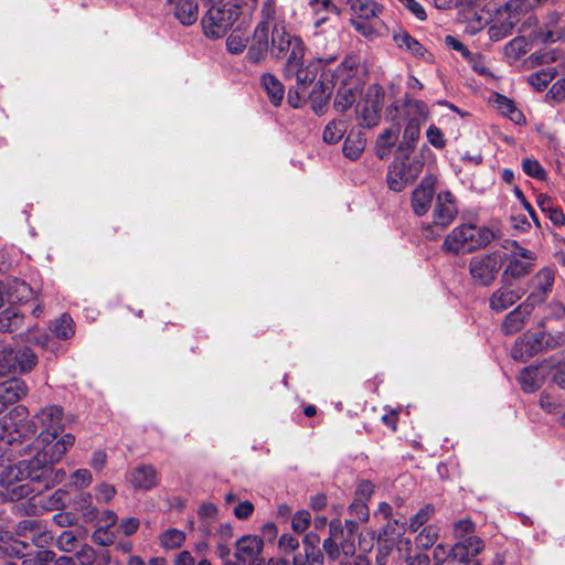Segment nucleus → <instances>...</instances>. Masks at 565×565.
<instances>
[{"label":"nucleus","mask_w":565,"mask_h":565,"mask_svg":"<svg viewBox=\"0 0 565 565\" xmlns=\"http://www.w3.org/2000/svg\"><path fill=\"white\" fill-rule=\"evenodd\" d=\"M303 55L305 52L297 42L295 51L290 52L284 67L285 77L296 79V86L291 87L288 93V103L294 108L301 106V103L307 98L308 87L315 82L323 67L335 60V56H333L328 60L318 58L305 63Z\"/></svg>","instance_id":"f257e3e1"},{"label":"nucleus","mask_w":565,"mask_h":565,"mask_svg":"<svg viewBox=\"0 0 565 565\" xmlns=\"http://www.w3.org/2000/svg\"><path fill=\"white\" fill-rule=\"evenodd\" d=\"M493 238L494 233L492 230L465 224L455 227L446 236L441 249L452 255L471 253L487 246Z\"/></svg>","instance_id":"f03ea898"},{"label":"nucleus","mask_w":565,"mask_h":565,"mask_svg":"<svg viewBox=\"0 0 565 565\" xmlns=\"http://www.w3.org/2000/svg\"><path fill=\"white\" fill-rule=\"evenodd\" d=\"M34 466L30 459H23L14 465L7 466L0 473V495L7 500L15 501L30 495L33 492L29 483L23 480L34 481Z\"/></svg>","instance_id":"7ed1b4c3"},{"label":"nucleus","mask_w":565,"mask_h":565,"mask_svg":"<svg viewBox=\"0 0 565 565\" xmlns=\"http://www.w3.org/2000/svg\"><path fill=\"white\" fill-rule=\"evenodd\" d=\"M28 414L25 406L18 405L10 412V418L0 419V449L21 446L23 440L36 434L38 425L34 420L22 422Z\"/></svg>","instance_id":"20e7f679"},{"label":"nucleus","mask_w":565,"mask_h":565,"mask_svg":"<svg viewBox=\"0 0 565 565\" xmlns=\"http://www.w3.org/2000/svg\"><path fill=\"white\" fill-rule=\"evenodd\" d=\"M241 14V4L236 2L212 6L201 21L204 34L211 39L223 38Z\"/></svg>","instance_id":"39448f33"},{"label":"nucleus","mask_w":565,"mask_h":565,"mask_svg":"<svg viewBox=\"0 0 565 565\" xmlns=\"http://www.w3.org/2000/svg\"><path fill=\"white\" fill-rule=\"evenodd\" d=\"M75 440V436L71 433L50 436L45 440H39V437H36L34 440L36 452L31 458L33 466L42 465L45 468L49 465L60 462L74 446Z\"/></svg>","instance_id":"423d86ee"},{"label":"nucleus","mask_w":565,"mask_h":565,"mask_svg":"<svg viewBox=\"0 0 565 565\" xmlns=\"http://www.w3.org/2000/svg\"><path fill=\"white\" fill-rule=\"evenodd\" d=\"M38 364L36 353L29 347L14 349L4 345L0 349V373L18 372L21 374L30 373Z\"/></svg>","instance_id":"0eeeda50"},{"label":"nucleus","mask_w":565,"mask_h":565,"mask_svg":"<svg viewBox=\"0 0 565 565\" xmlns=\"http://www.w3.org/2000/svg\"><path fill=\"white\" fill-rule=\"evenodd\" d=\"M503 264L501 253L476 255L469 260V274L477 286H490L497 278Z\"/></svg>","instance_id":"6e6552de"},{"label":"nucleus","mask_w":565,"mask_h":565,"mask_svg":"<svg viewBox=\"0 0 565 565\" xmlns=\"http://www.w3.org/2000/svg\"><path fill=\"white\" fill-rule=\"evenodd\" d=\"M423 162L419 159L395 160L387 172L386 181L391 190L401 192L414 182L422 172Z\"/></svg>","instance_id":"1a4fd4ad"},{"label":"nucleus","mask_w":565,"mask_h":565,"mask_svg":"<svg viewBox=\"0 0 565 565\" xmlns=\"http://www.w3.org/2000/svg\"><path fill=\"white\" fill-rule=\"evenodd\" d=\"M63 408L57 405H49L41 408L31 420L38 425L41 431L36 437L39 440H45L50 436H58L64 430Z\"/></svg>","instance_id":"9d476101"},{"label":"nucleus","mask_w":565,"mask_h":565,"mask_svg":"<svg viewBox=\"0 0 565 565\" xmlns=\"http://www.w3.org/2000/svg\"><path fill=\"white\" fill-rule=\"evenodd\" d=\"M556 344L557 342L544 331L525 333L523 338L515 342L511 354L515 360H525L526 358H530L544 349L553 348Z\"/></svg>","instance_id":"9b49d317"},{"label":"nucleus","mask_w":565,"mask_h":565,"mask_svg":"<svg viewBox=\"0 0 565 565\" xmlns=\"http://www.w3.org/2000/svg\"><path fill=\"white\" fill-rule=\"evenodd\" d=\"M555 281L554 270L550 267L540 269L529 281L530 294L524 300L533 309L543 303L553 290Z\"/></svg>","instance_id":"f8f14e48"},{"label":"nucleus","mask_w":565,"mask_h":565,"mask_svg":"<svg viewBox=\"0 0 565 565\" xmlns=\"http://www.w3.org/2000/svg\"><path fill=\"white\" fill-rule=\"evenodd\" d=\"M262 551V539L256 535H244L236 542V562H227L226 565H264Z\"/></svg>","instance_id":"ddd939ff"},{"label":"nucleus","mask_w":565,"mask_h":565,"mask_svg":"<svg viewBox=\"0 0 565 565\" xmlns=\"http://www.w3.org/2000/svg\"><path fill=\"white\" fill-rule=\"evenodd\" d=\"M458 214V207L454 194L450 191H441L437 194L433 209V223L445 228L449 226Z\"/></svg>","instance_id":"4468645a"},{"label":"nucleus","mask_w":565,"mask_h":565,"mask_svg":"<svg viewBox=\"0 0 565 565\" xmlns=\"http://www.w3.org/2000/svg\"><path fill=\"white\" fill-rule=\"evenodd\" d=\"M393 111L408 124L423 125L429 117V108L426 103L406 97L401 107L395 106L387 110V116L394 119Z\"/></svg>","instance_id":"2eb2a0df"},{"label":"nucleus","mask_w":565,"mask_h":565,"mask_svg":"<svg viewBox=\"0 0 565 565\" xmlns=\"http://www.w3.org/2000/svg\"><path fill=\"white\" fill-rule=\"evenodd\" d=\"M436 177L426 175L413 191L412 209L416 215L422 216L430 209L436 191Z\"/></svg>","instance_id":"dca6fc26"},{"label":"nucleus","mask_w":565,"mask_h":565,"mask_svg":"<svg viewBox=\"0 0 565 565\" xmlns=\"http://www.w3.org/2000/svg\"><path fill=\"white\" fill-rule=\"evenodd\" d=\"M299 42L302 52H305V45L301 39L297 36H291L286 32L284 23H275L271 30V45L270 53L277 57L281 58L286 55V53L291 49V52L295 51L296 44Z\"/></svg>","instance_id":"f3484780"},{"label":"nucleus","mask_w":565,"mask_h":565,"mask_svg":"<svg viewBox=\"0 0 565 565\" xmlns=\"http://www.w3.org/2000/svg\"><path fill=\"white\" fill-rule=\"evenodd\" d=\"M29 387L26 383L18 377L8 379L0 383V414L9 405L18 403L26 396Z\"/></svg>","instance_id":"a211bd4d"},{"label":"nucleus","mask_w":565,"mask_h":565,"mask_svg":"<svg viewBox=\"0 0 565 565\" xmlns=\"http://www.w3.org/2000/svg\"><path fill=\"white\" fill-rule=\"evenodd\" d=\"M547 374L548 365H546V362L539 365H530L523 369L519 376V382L524 392L533 393L544 384Z\"/></svg>","instance_id":"6ab92c4d"},{"label":"nucleus","mask_w":565,"mask_h":565,"mask_svg":"<svg viewBox=\"0 0 565 565\" xmlns=\"http://www.w3.org/2000/svg\"><path fill=\"white\" fill-rule=\"evenodd\" d=\"M533 308L523 301L504 318L501 330L507 335H512L523 329L525 322L533 312Z\"/></svg>","instance_id":"aec40b11"},{"label":"nucleus","mask_w":565,"mask_h":565,"mask_svg":"<svg viewBox=\"0 0 565 565\" xmlns=\"http://www.w3.org/2000/svg\"><path fill=\"white\" fill-rule=\"evenodd\" d=\"M483 542L476 535L459 540L452 546V561L468 563L483 550Z\"/></svg>","instance_id":"412c9836"},{"label":"nucleus","mask_w":565,"mask_h":565,"mask_svg":"<svg viewBox=\"0 0 565 565\" xmlns=\"http://www.w3.org/2000/svg\"><path fill=\"white\" fill-rule=\"evenodd\" d=\"M522 296L521 289L513 288L510 284H503L491 295L489 305L492 310L501 312L514 305Z\"/></svg>","instance_id":"4be33fe9"},{"label":"nucleus","mask_w":565,"mask_h":565,"mask_svg":"<svg viewBox=\"0 0 565 565\" xmlns=\"http://www.w3.org/2000/svg\"><path fill=\"white\" fill-rule=\"evenodd\" d=\"M526 11L527 4L524 0H510L497 11L494 19L504 26L511 24L512 31Z\"/></svg>","instance_id":"5701e85b"},{"label":"nucleus","mask_w":565,"mask_h":565,"mask_svg":"<svg viewBox=\"0 0 565 565\" xmlns=\"http://www.w3.org/2000/svg\"><path fill=\"white\" fill-rule=\"evenodd\" d=\"M173 6L174 17L183 25H192L199 18V4L196 0H167Z\"/></svg>","instance_id":"b1692460"},{"label":"nucleus","mask_w":565,"mask_h":565,"mask_svg":"<svg viewBox=\"0 0 565 565\" xmlns=\"http://www.w3.org/2000/svg\"><path fill=\"white\" fill-rule=\"evenodd\" d=\"M32 288L20 279L10 280L6 285V299L10 306L25 303L32 298Z\"/></svg>","instance_id":"393cba45"},{"label":"nucleus","mask_w":565,"mask_h":565,"mask_svg":"<svg viewBox=\"0 0 565 565\" xmlns=\"http://www.w3.org/2000/svg\"><path fill=\"white\" fill-rule=\"evenodd\" d=\"M393 40L399 49L407 51L413 56L425 61L430 60L431 55L427 53L424 45L413 38L407 31L395 32Z\"/></svg>","instance_id":"a878e982"},{"label":"nucleus","mask_w":565,"mask_h":565,"mask_svg":"<svg viewBox=\"0 0 565 565\" xmlns=\"http://www.w3.org/2000/svg\"><path fill=\"white\" fill-rule=\"evenodd\" d=\"M323 550L328 556V558L332 562L343 559V557L354 556L355 545L351 540H342L340 544L333 540V537H328L323 541Z\"/></svg>","instance_id":"bb28decb"},{"label":"nucleus","mask_w":565,"mask_h":565,"mask_svg":"<svg viewBox=\"0 0 565 565\" xmlns=\"http://www.w3.org/2000/svg\"><path fill=\"white\" fill-rule=\"evenodd\" d=\"M130 482L136 489L150 490L158 483L157 470L150 465H141L131 472Z\"/></svg>","instance_id":"cd10ccee"},{"label":"nucleus","mask_w":565,"mask_h":565,"mask_svg":"<svg viewBox=\"0 0 565 565\" xmlns=\"http://www.w3.org/2000/svg\"><path fill=\"white\" fill-rule=\"evenodd\" d=\"M347 3L355 15L354 19L366 20L380 18L383 11V6L374 0H348Z\"/></svg>","instance_id":"c85d7f7f"},{"label":"nucleus","mask_w":565,"mask_h":565,"mask_svg":"<svg viewBox=\"0 0 565 565\" xmlns=\"http://www.w3.org/2000/svg\"><path fill=\"white\" fill-rule=\"evenodd\" d=\"M24 313L14 306H10L0 312V333H12L24 324Z\"/></svg>","instance_id":"c756f323"},{"label":"nucleus","mask_w":565,"mask_h":565,"mask_svg":"<svg viewBox=\"0 0 565 565\" xmlns=\"http://www.w3.org/2000/svg\"><path fill=\"white\" fill-rule=\"evenodd\" d=\"M351 24L358 33L367 40H374L386 32V26L380 18L366 20L352 19Z\"/></svg>","instance_id":"7c9ffc66"},{"label":"nucleus","mask_w":565,"mask_h":565,"mask_svg":"<svg viewBox=\"0 0 565 565\" xmlns=\"http://www.w3.org/2000/svg\"><path fill=\"white\" fill-rule=\"evenodd\" d=\"M53 466L49 465V467H43V469L42 465L34 466V482H41L45 488L61 483L66 477V471L62 468L54 469Z\"/></svg>","instance_id":"2f4dec72"},{"label":"nucleus","mask_w":565,"mask_h":565,"mask_svg":"<svg viewBox=\"0 0 565 565\" xmlns=\"http://www.w3.org/2000/svg\"><path fill=\"white\" fill-rule=\"evenodd\" d=\"M260 83L269 102L274 106H279L285 96V87L281 82L273 74L267 73L262 76Z\"/></svg>","instance_id":"473e14b6"},{"label":"nucleus","mask_w":565,"mask_h":565,"mask_svg":"<svg viewBox=\"0 0 565 565\" xmlns=\"http://www.w3.org/2000/svg\"><path fill=\"white\" fill-rule=\"evenodd\" d=\"M20 337L23 341L33 343L51 352H55L58 347L45 331L36 327L28 328L25 332L20 333Z\"/></svg>","instance_id":"72a5a7b5"},{"label":"nucleus","mask_w":565,"mask_h":565,"mask_svg":"<svg viewBox=\"0 0 565 565\" xmlns=\"http://www.w3.org/2000/svg\"><path fill=\"white\" fill-rule=\"evenodd\" d=\"M74 508L81 512L84 522L89 523L98 519L99 511L93 504L90 493L82 492L74 498Z\"/></svg>","instance_id":"f704fd0d"},{"label":"nucleus","mask_w":565,"mask_h":565,"mask_svg":"<svg viewBox=\"0 0 565 565\" xmlns=\"http://www.w3.org/2000/svg\"><path fill=\"white\" fill-rule=\"evenodd\" d=\"M535 262L521 259L518 256H510L504 268L503 276H510L514 279H521L527 276L534 268Z\"/></svg>","instance_id":"c9c22d12"},{"label":"nucleus","mask_w":565,"mask_h":565,"mask_svg":"<svg viewBox=\"0 0 565 565\" xmlns=\"http://www.w3.org/2000/svg\"><path fill=\"white\" fill-rule=\"evenodd\" d=\"M540 405L546 413H556L565 406V399L553 387H547L540 396Z\"/></svg>","instance_id":"e433bc0d"},{"label":"nucleus","mask_w":565,"mask_h":565,"mask_svg":"<svg viewBox=\"0 0 565 565\" xmlns=\"http://www.w3.org/2000/svg\"><path fill=\"white\" fill-rule=\"evenodd\" d=\"M51 331L57 339L67 340L75 333L74 321L67 313H63L61 317L52 321Z\"/></svg>","instance_id":"4c0bfd02"},{"label":"nucleus","mask_w":565,"mask_h":565,"mask_svg":"<svg viewBox=\"0 0 565 565\" xmlns=\"http://www.w3.org/2000/svg\"><path fill=\"white\" fill-rule=\"evenodd\" d=\"M330 94V88L326 86L322 81H319L316 84L311 94H307V96L311 99L312 109L316 114L320 115L324 111Z\"/></svg>","instance_id":"58836bf2"},{"label":"nucleus","mask_w":565,"mask_h":565,"mask_svg":"<svg viewBox=\"0 0 565 565\" xmlns=\"http://www.w3.org/2000/svg\"><path fill=\"white\" fill-rule=\"evenodd\" d=\"M401 127L399 125H394L387 129H385L377 138L376 147H377V156L383 159L386 154V151L395 145L398 139Z\"/></svg>","instance_id":"ea45409f"},{"label":"nucleus","mask_w":565,"mask_h":565,"mask_svg":"<svg viewBox=\"0 0 565 565\" xmlns=\"http://www.w3.org/2000/svg\"><path fill=\"white\" fill-rule=\"evenodd\" d=\"M495 103L500 113L509 117L513 122L518 125L525 122L524 115L522 114L521 110H519L515 107L514 103L511 99L503 95H498Z\"/></svg>","instance_id":"a19ab883"},{"label":"nucleus","mask_w":565,"mask_h":565,"mask_svg":"<svg viewBox=\"0 0 565 565\" xmlns=\"http://www.w3.org/2000/svg\"><path fill=\"white\" fill-rule=\"evenodd\" d=\"M361 125L372 128L380 122V107L375 102L359 105Z\"/></svg>","instance_id":"79ce46f5"},{"label":"nucleus","mask_w":565,"mask_h":565,"mask_svg":"<svg viewBox=\"0 0 565 565\" xmlns=\"http://www.w3.org/2000/svg\"><path fill=\"white\" fill-rule=\"evenodd\" d=\"M347 128L348 126L345 121L332 120L326 126L322 138L327 143H337L342 139L343 135L347 131Z\"/></svg>","instance_id":"37998d69"},{"label":"nucleus","mask_w":565,"mask_h":565,"mask_svg":"<svg viewBox=\"0 0 565 565\" xmlns=\"http://www.w3.org/2000/svg\"><path fill=\"white\" fill-rule=\"evenodd\" d=\"M248 39V35L242 32L241 28L238 26L230 34L226 40V47L228 52L233 54L242 53L246 49Z\"/></svg>","instance_id":"c03bdc74"},{"label":"nucleus","mask_w":565,"mask_h":565,"mask_svg":"<svg viewBox=\"0 0 565 565\" xmlns=\"http://www.w3.org/2000/svg\"><path fill=\"white\" fill-rule=\"evenodd\" d=\"M355 99L356 93L352 88L340 87L334 98V108L343 113L354 104Z\"/></svg>","instance_id":"a18cd8bd"},{"label":"nucleus","mask_w":565,"mask_h":565,"mask_svg":"<svg viewBox=\"0 0 565 565\" xmlns=\"http://www.w3.org/2000/svg\"><path fill=\"white\" fill-rule=\"evenodd\" d=\"M438 539V531L434 525L425 526L415 537V544L420 550L431 547Z\"/></svg>","instance_id":"49530a36"},{"label":"nucleus","mask_w":565,"mask_h":565,"mask_svg":"<svg viewBox=\"0 0 565 565\" xmlns=\"http://www.w3.org/2000/svg\"><path fill=\"white\" fill-rule=\"evenodd\" d=\"M185 540L184 532L177 529H169L162 533L160 543L164 548L173 550L180 547Z\"/></svg>","instance_id":"de8ad7c7"},{"label":"nucleus","mask_w":565,"mask_h":565,"mask_svg":"<svg viewBox=\"0 0 565 565\" xmlns=\"http://www.w3.org/2000/svg\"><path fill=\"white\" fill-rule=\"evenodd\" d=\"M555 75L556 70L554 67H548L530 75L529 83L537 90H542L548 85Z\"/></svg>","instance_id":"09e8293b"},{"label":"nucleus","mask_w":565,"mask_h":565,"mask_svg":"<svg viewBox=\"0 0 565 565\" xmlns=\"http://www.w3.org/2000/svg\"><path fill=\"white\" fill-rule=\"evenodd\" d=\"M275 23H279L277 21V10L275 0H266L260 10V21L258 24H263V26L273 28Z\"/></svg>","instance_id":"8fccbe9b"},{"label":"nucleus","mask_w":565,"mask_h":565,"mask_svg":"<svg viewBox=\"0 0 565 565\" xmlns=\"http://www.w3.org/2000/svg\"><path fill=\"white\" fill-rule=\"evenodd\" d=\"M29 539L35 546L44 548L53 542L54 536L53 533L47 530L46 524L42 522L39 529H36Z\"/></svg>","instance_id":"3c124183"},{"label":"nucleus","mask_w":565,"mask_h":565,"mask_svg":"<svg viewBox=\"0 0 565 565\" xmlns=\"http://www.w3.org/2000/svg\"><path fill=\"white\" fill-rule=\"evenodd\" d=\"M420 128L422 125L406 122L401 146L406 149H414L420 136Z\"/></svg>","instance_id":"603ef678"},{"label":"nucleus","mask_w":565,"mask_h":565,"mask_svg":"<svg viewBox=\"0 0 565 565\" xmlns=\"http://www.w3.org/2000/svg\"><path fill=\"white\" fill-rule=\"evenodd\" d=\"M364 147L365 141L362 138H352L351 136H348L343 145V153L345 157L354 160L359 158L364 150Z\"/></svg>","instance_id":"864d4df0"},{"label":"nucleus","mask_w":565,"mask_h":565,"mask_svg":"<svg viewBox=\"0 0 565 565\" xmlns=\"http://www.w3.org/2000/svg\"><path fill=\"white\" fill-rule=\"evenodd\" d=\"M435 513V508L431 504H426L419 511L413 515L409 520V529L416 532L422 525L430 520Z\"/></svg>","instance_id":"5fc2aeb1"},{"label":"nucleus","mask_w":565,"mask_h":565,"mask_svg":"<svg viewBox=\"0 0 565 565\" xmlns=\"http://www.w3.org/2000/svg\"><path fill=\"white\" fill-rule=\"evenodd\" d=\"M77 535L72 530L63 531L56 539V546L60 551L71 553L75 551Z\"/></svg>","instance_id":"6e6d98bb"},{"label":"nucleus","mask_w":565,"mask_h":565,"mask_svg":"<svg viewBox=\"0 0 565 565\" xmlns=\"http://www.w3.org/2000/svg\"><path fill=\"white\" fill-rule=\"evenodd\" d=\"M74 558L79 565H94L97 559V552L93 546L83 544L75 552Z\"/></svg>","instance_id":"4d7b16f0"},{"label":"nucleus","mask_w":565,"mask_h":565,"mask_svg":"<svg viewBox=\"0 0 565 565\" xmlns=\"http://www.w3.org/2000/svg\"><path fill=\"white\" fill-rule=\"evenodd\" d=\"M42 522V520L36 519H23L14 526V534L29 539Z\"/></svg>","instance_id":"13d9d810"},{"label":"nucleus","mask_w":565,"mask_h":565,"mask_svg":"<svg viewBox=\"0 0 565 565\" xmlns=\"http://www.w3.org/2000/svg\"><path fill=\"white\" fill-rule=\"evenodd\" d=\"M522 169L523 171L532 178L537 180H544L546 177V172L541 163L536 159L525 158L522 160Z\"/></svg>","instance_id":"bf43d9fd"},{"label":"nucleus","mask_w":565,"mask_h":565,"mask_svg":"<svg viewBox=\"0 0 565 565\" xmlns=\"http://www.w3.org/2000/svg\"><path fill=\"white\" fill-rule=\"evenodd\" d=\"M93 482L92 472L88 469H77L71 475V487L84 489Z\"/></svg>","instance_id":"052dcab7"},{"label":"nucleus","mask_w":565,"mask_h":565,"mask_svg":"<svg viewBox=\"0 0 565 565\" xmlns=\"http://www.w3.org/2000/svg\"><path fill=\"white\" fill-rule=\"evenodd\" d=\"M116 494V488L107 482H102L94 488V495L99 503H109Z\"/></svg>","instance_id":"680f3d73"},{"label":"nucleus","mask_w":565,"mask_h":565,"mask_svg":"<svg viewBox=\"0 0 565 565\" xmlns=\"http://www.w3.org/2000/svg\"><path fill=\"white\" fill-rule=\"evenodd\" d=\"M475 524L470 519H462L454 524V534L458 540L473 535Z\"/></svg>","instance_id":"e2e57ef3"},{"label":"nucleus","mask_w":565,"mask_h":565,"mask_svg":"<svg viewBox=\"0 0 565 565\" xmlns=\"http://www.w3.org/2000/svg\"><path fill=\"white\" fill-rule=\"evenodd\" d=\"M67 499H68L67 491H65L63 489H57L49 495L47 502L45 503V508L47 510L61 509L66 504Z\"/></svg>","instance_id":"0e129e2a"},{"label":"nucleus","mask_w":565,"mask_h":565,"mask_svg":"<svg viewBox=\"0 0 565 565\" xmlns=\"http://www.w3.org/2000/svg\"><path fill=\"white\" fill-rule=\"evenodd\" d=\"M311 522V515L307 510L298 511L291 522L292 530L297 533H303Z\"/></svg>","instance_id":"69168bd1"},{"label":"nucleus","mask_w":565,"mask_h":565,"mask_svg":"<svg viewBox=\"0 0 565 565\" xmlns=\"http://www.w3.org/2000/svg\"><path fill=\"white\" fill-rule=\"evenodd\" d=\"M505 53L510 57L519 58L526 53V42L523 38H515L505 46Z\"/></svg>","instance_id":"338daca9"},{"label":"nucleus","mask_w":565,"mask_h":565,"mask_svg":"<svg viewBox=\"0 0 565 565\" xmlns=\"http://www.w3.org/2000/svg\"><path fill=\"white\" fill-rule=\"evenodd\" d=\"M428 142L437 148L443 149L446 146V139L443 131L435 125H430L426 131Z\"/></svg>","instance_id":"774afa93"}]
</instances>
